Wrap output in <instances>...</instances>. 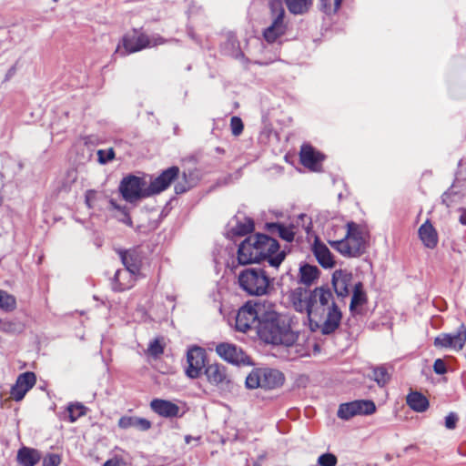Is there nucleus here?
Masks as SVG:
<instances>
[{
    "mask_svg": "<svg viewBox=\"0 0 466 466\" xmlns=\"http://www.w3.org/2000/svg\"><path fill=\"white\" fill-rule=\"evenodd\" d=\"M288 298L296 311L307 314L312 330L330 335L339 329L342 312L330 289L319 287L310 290L298 287L289 292Z\"/></svg>",
    "mask_w": 466,
    "mask_h": 466,
    "instance_id": "nucleus-1",
    "label": "nucleus"
},
{
    "mask_svg": "<svg viewBox=\"0 0 466 466\" xmlns=\"http://www.w3.org/2000/svg\"><path fill=\"white\" fill-rule=\"evenodd\" d=\"M286 256V250H280L278 240L257 233L247 237L239 244L237 258L240 265L267 261L271 268H279Z\"/></svg>",
    "mask_w": 466,
    "mask_h": 466,
    "instance_id": "nucleus-2",
    "label": "nucleus"
},
{
    "mask_svg": "<svg viewBox=\"0 0 466 466\" xmlns=\"http://www.w3.org/2000/svg\"><path fill=\"white\" fill-rule=\"evenodd\" d=\"M334 237L328 240L330 247L345 258H360L366 253L369 234L364 228L353 221L343 227L334 226Z\"/></svg>",
    "mask_w": 466,
    "mask_h": 466,
    "instance_id": "nucleus-3",
    "label": "nucleus"
},
{
    "mask_svg": "<svg viewBox=\"0 0 466 466\" xmlns=\"http://www.w3.org/2000/svg\"><path fill=\"white\" fill-rule=\"evenodd\" d=\"M290 319L275 310H267L258 322V335L266 343L292 346L299 335L291 329Z\"/></svg>",
    "mask_w": 466,
    "mask_h": 466,
    "instance_id": "nucleus-4",
    "label": "nucleus"
},
{
    "mask_svg": "<svg viewBox=\"0 0 466 466\" xmlns=\"http://www.w3.org/2000/svg\"><path fill=\"white\" fill-rule=\"evenodd\" d=\"M238 282L248 295L262 297L273 289L274 278L262 268H248L239 272Z\"/></svg>",
    "mask_w": 466,
    "mask_h": 466,
    "instance_id": "nucleus-5",
    "label": "nucleus"
},
{
    "mask_svg": "<svg viewBox=\"0 0 466 466\" xmlns=\"http://www.w3.org/2000/svg\"><path fill=\"white\" fill-rule=\"evenodd\" d=\"M286 378L283 372L272 368H255L246 378V386L248 389H262L272 390L281 388L285 383Z\"/></svg>",
    "mask_w": 466,
    "mask_h": 466,
    "instance_id": "nucleus-6",
    "label": "nucleus"
},
{
    "mask_svg": "<svg viewBox=\"0 0 466 466\" xmlns=\"http://www.w3.org/2000/svg\"><path fill=\"white\" fill-rule=\"evenodd\" d=\"M164 43H166V40L161 36H154L151 38L147 34L140 32L137 29H133L132 32L123 35L115 53L119 54L121 56H126L129 54L141 51L147 47L162 45Z\"/></svg>",
    "mask_w": 466,
    "mask_h": 466,
    "instance_id": "nucleus-7",
    "label": "nucleus"
},
{
    "mask_svg": "<svg viewBox=\"0 0 466 466\" xmlns=\"http://www.w3.org/2000/svg\"><path fill=\"white\" fill-rule=\"evenodd\" d=\"M268 7L271 24L263 30L262 35L268 44H273L287 33L286 11L281 0H269Z\"/></svg>",
    "mask_w": 466,
    "mask_h": 466,
    "instance_id": "nucleus-8",
    "label": "nucleus"
},
{
    "mask_svg": "<svg viewBox=\"0 0 466 466\" xmlns=\"http://www.w3.org/2000/svg\"><path fill=\"white\" fill-rule=\"evenodd\" d=\"M266 311L265 305L258 302L248 301L239 308L236 315V329L248 332L255 328L258 331V322Z\"/></svg>",
    "mask_w": 466,
    "mask_h": 466,
    "instance_id": "nucleus-9",
    "label": "nucleus"
},
{
    "mask_svg": "<svg viewBox=\"0 0 466 466\" xmlns=\"http://www.w3.org/2000/svg\"><path fill=\"white\" fill-rule=\"evenodd\" d=\"M119 192L123 198L130 203L152 196L146 180L134 175H128L121 180Z\"/></svg>",
    "mask_w": 466,
    "mask_h": 466,
    "instance_id": "nucleus-10",
    "label": "nucleus"
},
{
    "mask_svg": "<svg viewBox=\"0 0 466 466\" xmlns=\"http://www.w3.org/2000/svg\"><path fill=\"white\" fill-rule=\"evenodd\" d=\"M187 366L186 375L190 379H198L203 374L207 367V352L199 346H192L187 352Z\"/></svg>",
    "mask_w": 466,
    "mask_h": 466,
    "instance_id": "nucleus-11",
    "label": "nucleus"
},
{
    "mask_svg": "<svg viewBox=\"0 0 466 466\" xmlns=\"http://www.w3.org/2000/svg\"><path fill=\"white\" fill-rule=\"evenodd\" d=\"M376 411V405L372 400H358L339 405L338 417L350 420L357 415H370Z\"/></svg>",
    "mask_w": 466,
    "mask_h": 466,
    "instance_id": "nucleus-12",
    "label": "nucleus"
},
{
    "mask_svg": "<svg viewBox=\"0 0 466 466\" xmlns=\"http://www.w3.org/2000/svg\"><path fill=\"white\" fill-rule=\"evenodd\" d=\"M466 344V326L461 323L455 333H441L434 339V346L437 348L461 350Z\"/></svg>",
    "mask_w": 466,
    "mask_h": 466,
    "instance_id": "nucleus-13",
    "label": "nucleus"
},
{
    "mask_svg": "<svg viewBox=\"0 0 466 466\" xmlns=\"http://www.w3.org/2000/svg\"><path fill=\"white\" fill-rule=\"evenodd\" d=\"M203 373L208 383L218 388H228L231 383V377L228 372V369L221 363L214 362L208 364Z\"/></svg>",
    "mask_w": 466,
    "mask_h": 466,
    "instance_id": "nucleus-14",
    "label": "nucleus"
},
{
    "mask_svg": "<svg viewBox=\"0 0 466 466\" xmlns=\"http://www.w3.org/2000/svg\"><path fill=\"white\" fill-rule=\"evenodd\" d=\"M36 376L32 371H26L18 375L15 383L10 390L11 398L15 401H21L25 394L35 385Z\"/></svg>",
    "mask_w": 466,
    "mask_h": 466,
    "instance_id": "nucleus-15",
    "label": "nucleus"
},
{
    "mask_svg": "<svg viewBox=\"0 0 466 466\" xmlns=\"http://www.w3.org/2000/svg\"><path fill=\"white\" fill-rule=\"evenodd\" d=\"M216 352L220 358L232 364H244L248 359L242 349L232 343L221 342L218 344Z\"/></svg>",
    "mask_w": 466,
    "mask_h": 466,
    "instance_id": "nucleus-16",
    "label": "nucleus"
},
{
    "mask_svg": "<svg viewBox=\"0 0 466 466\" xmlns=\"http://www.w3.org/2000/svg\"><path fill=\"white\" fill-rule=\"evenodd\" d=\"M117 253L125 268L139 276L144 259L143 252L138 248H134L127 250L119 249Z\"/></svg>",
    "mask_w": 466,
    "mask_h": 466,
    "instance_id": "nucleus-17",
    "label": "nucleus"
},
{
    "mask_svg": "<svg viewBox=\"0 0 466 466\" xmlns=\"http://www.w3.org/2000/svg\"><path fill=\"white\" fill-rule=\"evenodd\" d=\"M324 156L316 151L315 148L309 145L304 144L301 146L299 152L300 163L311 171H319Z\"/></svg>",
    "mask_w": 466,
    "mask_h": 466,
    "instance_id": "nucleus-18",
    "label": "nucleus"
},
{
    "mask_svg": "<svg viewBox=\"0 0 466 466\" xmlns=\"http://www.w3.org/2000/svg\"><path fill=\"white\" fill-rule=\"evenodd\" d=\"M179 168L173 166L164 170L149 185L151 194H157L167 189L170 184L178 177Z\"/></svg>",
    "mask_w": 466,
    "mask_h": 466,
    "instance_id": "nucleus-19",
    "label": "nucleus"
},
{
    "mask_svg": "<svg viewBox=\"0 0 466 466\" xmlns=\"http://www.w3.org/2000/svg\"><path fill=\"white\" fill-rule=\"evenodd\" d=\"M137 276L127 268L117 269L111 279V287L115 292H123L130 289L136 283Z\"/></svg>",
    "mask_w": 466,
    "mask_h": 466,
    "instance_id": "nucleus-20",
    "label": "nucleus"
},
{
    "mask_svg": "<svg viewBox=\"0 0 466 466\" xmlns=\"http://www.w3.org/2000/svg\"><path fill=\"white\" fill-rule=\"evenodd\" d=\"M150 408L155 413L164 418H175L179 416V407L170 400L154 399L150 402Z\"/></svg>",
    "mask_w": 466,
    "mask_h": 466,
    "instance_id": "nucleus-21",
    "label": "nucleus"
},
{
    "mask_svg": "<svg viewBox=\"0 0 466 466\" xmlns=\"http://www.w3.org/2000/svg\"><path fill=\"white\" fill-rule=\"evenodd\" d=\"M312 252L319 263L324 268H331L335 266L333 256L329 248L318 238L314 241L312 246Z\"/></svg>",
    "mask_w": 466,
    "mask_h": 466,
    "instance_id": "nucleus-22",
    "label": "nucleus"
},
{
    "mask_svg": "<svg viewBox=\"0 0 466 466\" xmlns=\"http://www.w3.org/2000/svg\"><path fill=\"white\" fill-rule=\"evenodd\" d=\"M332 285L338 297L345 298L350 294L352 285L350 273L336 272L332 277Z\"/></svg>",
    "mask_w": 466,
    "mask_h": 466,
    "instance_id": "nucleus-23",
    "label": "nucleus"
},
{
    "mask_svg": "<svg viewBox=\"0 0 466 466\" xmlns=\"http://www.w3.org/2000/svg\"><path fill=\"white\" fill-rule=\"evenodd\" d=\"M42 459L41 452L26 446H22L16 454V461L20 466H35Z\"/></svg>",
    "mask_w": 466,
    "mask_h": 466,
    "instance_id": "nucleus-24",
    "label": "nucleus"
},
{
    "mask_svg": "<svg viewBox=\"0 0 466 466\" xmlns=\"http://www.w3.org/2000/svg\"><path fill=\"white\" fill-rule=\"evenodd\" d=\"M117 425L123 430L134 428L140 431H147L152 427L150 420L137 416H122L118 420Z\"/></svg>",
    "mask_w": 466,
    "mask_h": 466,
    "instance_id": "nucleus-25",
    "label": "nucleus"
},
{
    "mask_svg": "<svg viewBox=\"0 0 466 466\" xmlns=\"http://www.w3.org/2000/svg\"><path fill=\"white\" fill-rule=\"evenodd\" d=\"M419 237L428 248H434L438 245V233L430 220H426L419 228Z\"/></svg>",
    "mask_w": 466,
    "mask_h": 466,
    "instance_id": "nucleus-26",
    "label": "nucleus"
},
{
    "mask_svg": "<svg viewBox=\"0 0 466 466\" xmlns=\"http://www.w3.org/2000/svg\"><path fill=\"white\" fill-rule=\"evenodd\" d=\"M267 228L271 234H276L287 242H292L296 235L294 225L285 226L281 223H268Z\"/></svg>",
    "mask_w": 466,
    "mask_h": 466,
    "instance_id": "nucleus-27",
    "label": "nucleus"
},
{
    "mask_svg": "<svg viewBox=\"0 0 466 466\" xmlns=\"http://www.w3.org/2000/svg\"><path fill=\"white\" fill-rule=\"evenodd\" d=\"M367 294L364 290L363 284L359 281L353 285V294L350 304V310L351 314L359 312L358 308L367 303Z\"/></svg>",
    "mask_w": 466,
    "mask_h": 466,
    "instance_id": "nucleus-28",
    "label": "nucleus"
},
{
    "mask_svg": "<svg viewBox=\"0 0 466 466\" xmlns=\"http://www.w3.org/2000/svg\"><path fill=\"white\" fill-rule=\"evenodd\" d=\"M289 10V12L295 15H302L310 10L313 5L314 0H281Z\"/></svg>",
    "mask_w": 466,
    "mask_h": 466,
    "instance_id": "nucleus-29",
    "label": "nucleus"
},
{
    "mask_svg": "<svg viewBox=\"0 0 466 466\" xmlns=\"http://www.w3.org/2000/svg\"><path fill=\"white\" fill-rule=\"evenodd\" d=\"M409 407L417 412H423L429 408L428 399L418 391H412L406 398Z\"/></svg>",
    "mask_w": 466,
    "mask_h": 466,
    "instance_id": "nucleus-30",
    "label": "nucleus"
},
{
    "mask_svg": "<svg viewBox=\"0 0 466 466\" xmlns=\"http://www.w3.org/2000/svg\"><path fill=\"white\" fill-rule=\"evenodd\" d=\"M319 270L316 266L305 264L299 268V283L310 286L318 278Z\"/></svg>",
    "mask_w": 466,
    "mask_h": 466,
    "instance_id": "nucleus-31",
    "label": "nucleus"
},
{
    "mask_svg": "<svg viewBox=\"0 0 466 466\" xmlns=\"http://www.w3.org/2000/svg\"><path fill=\"white\" fill-rule=\"evenodd\" d=\"M391 375L385 365H380L372 369L371 379H373L379 387L386 386L390 380Z\"/></svg>",
    "mask_w": 466,
    "mask_h": 466,
    "instance_id": "nucleus-32",
    "label": "nucleus"
},
{
    "mask_svg": "<svg viewBox=\"0 0 466 466\" xmlns=\"http://www.w3.org/2000/svg\"><path fill=\"white\" fill-rule=\"evenodd\" d=\"M254 230V222L249 218H243L242 220H237L236 225L231 228L234 236H245Z\"/></svg>",
    "mask_w": 466,
    "mask_h": 466,
    "instance_id": "nucleus-33",
    "label": "nucleus"
},
{
    "mask_svg": "<svg viewBox=\"0 0 466 466\" xmlns=\"http://www.w3.org/2000/svg\"><path fill=\"white\" fill-rule=\"evenodd\" d=\"M16 299L7 291L0 289V309L5 312H12L16 309Z\"/></svg>",
    "mask_w": 466,
    "mask_h": 466,
    "instance_id": "nucleus-34",
    "label": "nucleus"
},
{
    "mask_svg": "<svg viewBox=\"0 0 466 466\" xmlns=\"http://www.w3.org/2000/svg\"><path fill=\"white\" fill-rule=\"evenodd\" d=\"M109 204L111 208L118 212L116 218L118 221L126 224L128 227H133V221L126 207H120L114 199H110Z\"/></svg>",
    "mask_w": 466,
    "mask_h": 466,
    "instance_id": "nucleus-35",
    "label": "nucleus"
},
{
    "mask_svg": "<svg viewBox=\"0 0 466 466\" xmlns=\"http://www.w3.org/2000/svg\"><path fill=\"white\" fill-rule=\"evenodd\" d=\"M68 413V420L70 422L76 421L80 417L86 415V408L79 402L70 403L66 408Z\"/></svg>",
    "mask_w": 466,
    "mask_h": 466,
    "instance_id": "nucleus-36",
    "label": "nucleus"
},
{
    "mask_svg": "<svg viewBox=\"0 0 466 466\" xmlns=\"http://www.w3.org/2000/svg\"><path fill=\"white\" fill-rule=\"evenodd\" d=\"M23 329L24 326L16 320L5 319L0 321V330L5 333H20L23 331Z\"/></svg>",
    "mask_w": 466,
    "mask_h": 466,
    "instance_id": "nucleus-37",
    "label": "nucleus"
},
{
    "mask_svg": "<svg viewBox=\"0 0 466 466\" xmlns=\"http://www.w3.org/2000/svg\"><path fill=\"white\" fill-rule=\"evenodd\" d=\"M197 185L196 178H190L187 180V175L186 172L183 173L182 180L178 181L175 185V192L177 194H183Z\"/></svg>",
    "mask_w": 466,
    "mask_h": 466,
    "instance_id": "nucleus-38",
    "label": "nucleus"
},
{
    "mask_svg": "<svg viewBox=\"0 0 466 466\" xmlns=\"http://www.w3.org/2000/svg\"><path fill=\"white\" fill-rule=\"evenodd\" d=\"M147 353L154 359L159 358L164 353V345L161 339L157 338L150 341Z\"/></svg>",
    "mask_w": 466,
    "mask_h": 466,
    "instance_id": "nucleus-39",
    "label": "nucleus"
},
{
    "mask_svg": "<svg viewBox=\"0 0 466 466\" xmlns=\"http://www.w3.org/2000/svg\"><path fill=\"white\" fill-rule=\"evenodd\" d=\"M98 162L102 165H105L110 161H112L115 157V150L113 147L107 149H99L96 152Z\"/></svg>",
    "mask_w": 466,
    "mask_h": 466,
    "instance_id": "nucleus-40",
    "label": "nucleus"
},
{
    "mask_svg": "<svg viewBox=\"0 0 466 466\" xmlns=\"http://www.w3.org/2000/svg\"><path fill=\"white\" fill-rule=\"evenodd\" d=\"M244 124L239 116H234L230 119V130L233 136L238 137L242 134Z\"/></svg>",
    "mask_w": 466,
    "mask_h": 466,
    "instance_id": "nucleus-41",
    "label": "nucleus"
},
{
    "mask_svg": "<svg viewBox=\"0 0 466 466\" xmlns=\"http://www.w3.org/2000/svg\"><path fill=\"white\" fill-rule=\"evenodd\" d=\"M338 462L337 457L332 453L321 454L318 459L319 466H336Z\"/></svg>",
    "mask_w": 466,
    "mask_h": 466,
    "instance_id": "nucleus-42",
    "label": "nucleus"
},
{
    "mask_svg": "<svg viewBox=\"0 0 466 466\" xmlns=\"http://www.w3.org/2000/svg\"><path fill=\"white\" fill-rule=\"evenodd\" d=\"M98 193L96 190L88 189L85 194V202L88 208H94L97 200Z\"/></svg>",
    "mask_w": 466,
    "mask_h": 466,
    "instance_id": "nucleus-43",
    "label": "nucleus"
},
{
    "mask_svg": "<svg viewBox=\"0 0 466 466\" xmlns=\"http://www.w3.org/2000/svg\"><path fill=\"white\" fill-rule=\"evenodd\" d=\"M61 457L56 453H48L43 461V466H59Z\"/></svg>",
    "mask_w": 466,
    "mask_h": 466,
    "instance_id": "nucleus-44",
    "label": "nucleus"
},
{
    "mask_svg": "<svg viewBox=\"0 0 466 466\" xmlns=\"http://www.w3.org/2000/svg\"><path fill=\"white\" fill-rule=\"evenodd\" d=\"M459 417L455 412H450L445 417V427L449 430H454L456 428Z\"/></svg>",
    "mask_w": 466,
    "mask_h": 466,
    "instance_id": "nucleus-45",
    "label": "nucleus"
},
{
    "mask_svg": "<svg viewBox=\"0 0 466 466\" xmlns=\"http://www.w3.org/2000/svg\"><path fill=\"white\" fill-rule=\"evenodd\" d=\"M433 370L438 375H443L447 372L446 363L441 359L435 360L433 363Z\"/></svg>",
    "mask_w": 466,
    "mask_h": 466,
    "instance_id": "nucleus-46",
    "label": "nucleus"
},
{
    "mask_svg": "<svg viewBox=\"0 0 466 466\" xmlns=\"http://www.w3.org/2000/svg\"><path fill=\"white\" fill-rule=\"evenodd\" d=\"M456 196V193L448 190L441 196L442 203L445 204L448 208H450L453 203V197Z\"/></svg>",
    "mask_w": 466,
    "mask_h": 466,
    "instance_id": "nucleus-47",
    "label": "nucleus"
},
{
    "mask_svg": "<svg viewBox=\"0 0 466 466\" xmlns=\"http://www.w3.org/2000/svg\"><path fill=\"white\" fill-rule=\"evenodd\" d=\"M125 465H126L125 461L122 459H119L116 457L107 460L104 464V466H125Z\"/></svg>",
    "mask_w": 466,
    "mask_h": 466,
    "instance_id": "nucleus-48",
    "label": "nucleus"
},
{
    "mask_svg": "<svg viewBox=\"0 0 466 466\" xmlns=\"http://www.w3.org/2000/svg\"><path fill=\"white\" fill-rule=\"evenodd\" d=\"M459 220H460L461 224L466 226V209L461 210V215H460Z\"/></svg>",
    "mask_w": 466,
    "mask_h": 466,
    "instance_id": "nucleus-49",
    "label": "nucleus"
},
{
    "mask_svg": "<svg viewBox=\"0 0 466 466\" xmlns=\"http://www.w3.org/2000/svg\"><path fill=\"white\" fill-rule=\"evenodd\" d=\"M342 2L343 0H334V12H337L340 8Z\"/></svg>",
    "mask_w": 466,
    "mask_h": 466,
    "instance_id": "nucleus-50",
    "label": "nucleus"
},
{
    "mask_svg": "<svg viewBox=\"0 0 466 466\" xmlns=\"http://www.w3.org/2000/svg\"><path fill=\"white\" fill-rule=\"evenodd\" d=\"M187 180H190V178H196V177H194V172H193V171H191V170H189V171L187 173Z\"/></svg>",
    "mask_w": 466,
    "mask_h": 466,
    "instance_id": "nucleus-51",
    "label": "nucleus"
},
{
    "mask_svg": "<svg viewBox=\"0 0 466 466\" xmlns=\"http://www.w3.org/2000/svg\"><path fill=\"white\" fill-rule=\"evenodd\" d=\"M193 438L190 435L185 437V441L188 444Z\"/></svg>",
    "mask_w": 466,
    "mask_h": 466,
    "instance_id": "nucleus-52",
    "label": "nucleus"
},
{
    "mask_svg": "<svg viewBox=\"0 0 466 466\" xmlns=\"http://www.w3.org/2000/svg\"><path fill=\"white\" fill-rule=\"evenodd\" d=\"M14 72H15V68H14V67H12V68L8 71V74H7L6 77L8 78L9 76H11L14 74Z\"/></svg>",
    "mask_w": 466,
    "mask_h": 466,
    "instance_id": "nucleus-53",
    "label": "nucleus"
},
{
    "mask_svg": "<svg viewBox=\"0 0 466 466\" xmlns=\"http://www.w3.org/2000/svg\"><path fill=\"white\" fill-rule=\"evenodd\" d=\"M307 218V216H306V215H304V214H301V215L299 216V218H301V219H304V218Z\"/></svg>",
    "mask_w": 466,
    "mask_h": 466,
    "instance_id": "nucleus-54",
    "label": "nucleus"
},
{
    "mask_svg": "<svg viewBox=\"0 0 466 466\" xmlns=\"http://www.w3.org/2000/svg\"><path fill=\"white\" fill-rule=\"evenodd\" d=\"M258 65H268V63H261V62H256Z\"/></svg>",
    "mask_w": 466,
    "mask_h": 466,
    "instance_id": "nucleus-55",
    "label": "nucleus"
},
{
    "mask_svg": "<svg viewBox=\"0 0 466 466\" xmlns=\"http://www.w3.org/2000/svg\"><path fill=\"white\" fill-rule=\"evenodd\" d=\"M217 151L220 153V152H223V149H220L219 147H217Z\"/></svg>",
    "mask_w": 466,
    "mask_h": 466,
    "instance_id": "nucleus-56",
    "label": "nucleus"
},
{
    "mask_svg": "<svg viewBox=\"0 0 466 466\" xmlns=\"http://www.w3.org/2000/svg\"><path fill=\"white\" fill-rule=\"evenodd\" d=\"M254 466H260V465H259V464H258V463H256V464H254Z\"/></svg>",
    "mask_w": 466,
    "mask_h": 466,
    "instance_id": "nucleus-57",
    "label": "nucleus"
}]
</instances>
